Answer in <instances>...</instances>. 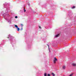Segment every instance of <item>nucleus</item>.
<instances>
[{
    "label": "nucleus",
    "instance_id": "nucleus-12",
    "mask_svg": "<svg viewBox=\"0 0 76 76\" xmlns=\"http://www.w3.org/2000/svg\"><path fill=\"white\" fill-rule=\"evenodd\" d=\"M24 12H26V10H25V8L24 9Z\"/></svg>",
    "mask_w": 76,
    "mask_h": 76
},
{
    "label": "nucleus",
    "instance_id": "nucleus-17",
    "mask_svg": "<svg viewBox=\"0 0 76 76\" xmlns=\"http://www.w3.org/2000/svg\"><path fill=\"white\" fill-rule=\"evenodd\" d=\"M21 25H22V24H21Z\"/></svg>",
    "mask_w": 76,
    "mask_h": 76
},
{
    "label": "nucleus",
    "instance_id": "nucleus-6",
    "mask_svg": "<svg viewBox=\"0 0 76 76\" xmlns=\"http://www.w3.org/2000/svg\"><path fill=\"white\" fill-rule=\"evenodd\" d=\"M17 31H19V30H20V29L19 28H17Z\"/></svg>",
    "mask_w": 76,
    "mask_h": 76
},
{
    "label": "nucleus",
    "instance_id": "nucleus-11",
    "mask_svg": "<svg viewBox=\"0 0 76 76\" xmlns=\"http://www.w3.org/2000/svg\"><path fill=\"white\" fill-rule=\"evenodd\" d=\"M15 18L16 19H17V18H18V16H16L15 17Z\"/></svg>",
    "mask_w": 76,
    "mask_h": 76
},
{
    "label": "nucleus",
    "instance_id": "nucleus-13",
    "mask_svg": "<svg viewBox=\"0 0 76 76\" xmlns=\"http://www.w3.org/2000/svg\"><path fill=\"white\" fill-rule=\"evenodd\" d=\"M48 76H51L49 74L48 75Z\"/></svg>",
    "mask_w": 76,
    "mask_h": 76
},
{
    "label": "nucleus",
    "instance_id": "nucleus-2",
    "mask_svg": "<svg viewBox=\"0 0 76 76\" xmlns=\"http://www.w3.org/2000/svg\"><path fill=\"white\" fill-rule=\"evenodd\" d=\"M72 66H74V67H75V66H76V64L72 63Z\"/></svg>",
    "mask_w": 76,
    "mask_h": 76
},
{
    "label": "nucleus",
    "instance_id": "nucleus-10",
    "mask_svg": "<svg viewBox=\"0 0 76 76\" xmlns=\"http://www.w3.org/2000/svg\"><path fill=\"white\" fill-rule=\"evenodd\" d=\"M73 76V74H71L69 76Z\"/></svg>",
    "mask_w": 76,
    "mask_h": 76
},
{
    "label": "nucleus",
    "instance_id": "nucleus-1",
    "mask_svg": "<svg viewBox=\"0 0 76 76\" xmlns=\"http://www.w3.org/2000/svg\"><path fill=\"white\" fill-rule=\"evenodd\" d=\"M57 58H54V60H53V63L54 64L56 63V61H57Z\"/></svg>",
    "mask_w": 76,
    "mask_h": 76
},
{
    "label": "nucleus",
    "instance_id": "nucleus-7",
    "mask_svg": "<svg viewBox=\"0 0 76 76\" xmlns=\"http://www.w3.org/2000/svg\"><path fill=\"white\" fill-rule=\"evenodd\" d=\"M52 75H53V76H55V74H54V73H52Z\"/></svg>",
    "mask_w": 76,
    "mask_h": 76
},
{
    "label": "nucleus",
    "instance_id": "nucleus-9",
    "mask_svg": "<svg viewBox=\"0 0 76 76\" xmlns=\"http://www.w3.org/2000/svg\"><path fill=\"white\" fill-rule=\"evenodd\" d=\"M74 8H75V6H74L73 7H72V9H74Z\"/></svg>",
    "mask_w": 76,
    "mask_h": 76
},
{
    "label": "nucleus",
    "instance_id": "nucleus-16",
    "mask_svg": "<svg viewBox=\"0 0 76 76\" xmlns=\"http://www.w3.org/2000/svg\"><path fill=\"white\" fill-rule=\"evenodd\" d=\"M48 48H49V45H48Z\"/></svg>",
    "mask_w": 76,
    "mask_h": 76
},
{
    "label": "nucleus",
    "instance_id": "nucleus-15",
    "mask_svg": "<svg viewBox=\"0 0 76 76\" xmlns=\"http://www.w3.org/2000/svg\"><path fill=\"white\" fill-rule=\"evenodd\" d=\"M39 28H41V26H39Z\"/></svg>",
    "mask_w": 76,
    "mask_h": 76
},
{
    "label": "nucleus",
    "instance_id": "nucleus-3",
    "mask_svg": "<svg viewBox=\"0 0 76 76\" xmlns=\"http://www.w3.org/2000/svg\"><path fill=\"white\" fill-rule=\"evenodd\" d=\"M62 69H66V66H62Z\"/></svg>",
    "mask_w": 76,
    "mask_h": 76
},
{
    "label": "nucleus",
    "instance_id": "nucleus-18",
    "mask_svg": "<svg viewBox=\"0 0 76 76\" xmlns=\"http://www.w3.org/2000/svg\"><path fill=\"white\" fill-rule=\"evenodd\" d=\"M8 38H9V37H8Z\"/></svg>",
    "mask_w": 76,
    "mask_h": 76
},
{
    "label": "nucleus",
    "instance_id": "nucleus-8",
    "mask_svg": "<svg viewBox=\"0 0 76 76\" xmlns=\"http://www.w3.org/2000/svg\"><path fill=\"white\" fill-rule=\"evenodd\" d=\"M44 76H47V74L46 73H45Z\"/></svg>",
    "mask_w": 76,
    "mask_h": 76
},
{
    "label": "nucleus",
    "instance_id": "nucleus-4",
    "mask_svg": "<svg viewBox=\"0 0 76 76\" xmlns=\"http://www.w3.org/2000/svg\"><path fill=\"white\" fill-rule=\"evenodd\" d=\"M59 35L60 34H58L56 35L55 36L56 37H58V36H59Z\"/></svg>",
    "mask_w": 76,
    "mask_h": 76
},
{
    "label": "nucleus",
    "instance_id": "nucleus-5",
    "mask_svg": "<svg viewBox=\"0 0 76 76\" xmlns=\"http://www.w3.org/2000/svg\"><path fill=\"white\" fill-rule=\"evenodd\" d=\"M15 28H18V26H17L16 25H15Z\"/></svg>",
    "mask_w": 76,
    "mask_h": 76
},
{
    "label": "nucleus",
    "instance_id": "nucleus-14",
    "mask_svg": "<svg viewBox=\"0 0 76 76\" xmlns=\"http://www.w3.org/2000/svg\"><path fill=\"white\" fill-rule=\"evenodd\" d=\"M23 29V27L22 26V28H21V30H22Z\"/></svg>",
    "mask_w": 76,
    "mask_h": 76
}]
</instances>
